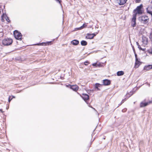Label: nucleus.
<instances>
[{
	"mask_svg": "<svg viewBox=\"0 0 152 152\" xmlns=\"http://www.w3.org/2000/svg\"><path fill=\"white\" fill-rule=\"evenodd\" d=\"M12 42V39L10 38H5L2 41V44L4 46L10 45Z\"/></svg>",
	"mask_w": 152,
	"mask_h": 152,
	"instance_id": "obj_1",
	"label": "nucleus"
},
{
	"mask_svg": "<svg viewBox=\"0 0 152 152\" xmlns=\"http://www.w3.org/2000/svg\"><path fill=\"white\" fill-rule=\"evenodd\" d=\"M14 35L15 38L19 40H22V34L17 30H15L14 31Z\"/></svg>",
	"mask_w": 152,
	"mask_h": 152,
	"instance_id": "obj_2",
	"label": "nucleus"
},
{
	"mask_svg": "<svg viewBox=\"0 0 152 152\" xmlns=\"http://www.w3.org/2000/svg\"><path fill=\"white\" fill-rule=\"evenodd\" d=\"M140 20L142 23L146 24L148 22L149 18L147 16H142L141 17Z\"/></svg>",
	"mask_w": 152,
	"mask_h": 152,
	"instance_id": "obj_3",
	"label": "nucleus"
},
{
	"mask_svg": "<svg viewBox=\"0 0 152 152\" xmlns=\"http://www.w3.org/2000/svg\"><path fill=\"white\" fill-rule=\"evenodd\" d=\"M152 103V100L149 101L147 102H142L140 103V107H142L147 106V105L151 104Z\"/></svg>",
	"mask_w": 152,
	"mask_h": 152,
	"instance_id": "obj_4",
	"label": "nucleus"
},
{
	"mask_svg": "<svg viewBox=\"0 0 152 152\" xmlns=\"http://www.w3.org/2000/svg\"><path fill=\"white\" fill-rule=\"evenodd\" d=\"M142 7V5L140 4V6H137L134 11H137V13L138 14H142V12L141 9Z\"/></svg>",
	"mask_w": 152,
	"mask_h": 152,
	"instance_id": "obj_5",
	"label": "nucleus"
},
{
	"mask_svg": "<svg viewBox=\"0 0 152 152\" xmlns=\"http://www.w3.org/2000/svg\"><path fill=\"white\" fill-rule=\"evenodd\" d=\"M136 15L134 14L132 20V26L133 27L135 26L136 24Z\"/></svg>",
	"mask_w": 152,
	"mask_h": 152,
	"instance_id": "obj_6",
	"label": "nucleus"
},
{
	"mask_svg": "<svg viewBox=\"0 0 152 152\" xmlns=\"http://www.w3.org/2000/svg\"><path fill=\"white\" fill-rule=\"evenodd\" d=\"M69 86V88L75 91H76L78 89L79 87L76 85H68Z\"/></svg>",
	"mask_w": 152,
	"mask_h": 152,
	"instance_id": "obj_7",
	"label": "nucleus"
},
{
	"mask_svg": "<svg viewBox=\"0 0 152 152\" xmlns=\"http://www.w3.org/2000/svg\"><path fill=\"white\" fill-rule=\"evenodd\" d=\"M81 96L85 102L89 99V96L87 94H83Z\"/></svg>",
	"mask_w": 152,
	"mask_h": 152,
	"instance_id": "obj_8",
	"label": "nucleus"
},
{
	"mask_svg": "<svg viewBox=\"0 0 152 152\" xmlns=\"http://www.w3.org/2000/svg\"><path fill=\"white\" fill-rule=\"evenodd\" d=\"M146 11L148 13L151 14L152 16V6H149L146 8Z\"/></svg>",
	"mask_w": 152,
	"mask_h": 152,
	"instance_id": "obj_9",
	"label": "nucleus"
},
{
	"mask_svg": "<svg viewBox=\"0 0 152 152\" xmlns=\"http://www.w3.org/2000/svg\"><path fill=\"white\" fill-rule=\"evenodd\" d=\"M103 83L104 86L109 85L110 84V81L107 79H105L103 80Z\"/></svg>",
	"mask_w": 152,
	"mask_h": 152,
	"instance_id": "obj_10",
	"label": "nucleus"
},
{
	"mask_svg": "<svg viewBox=\"0 0 152 152\" xmlns=\"http://www.w3.org/2000/svg\"><path fill=\"white\" fill-rule=\"evenodd\" d=\"M120 5H123L124 4L127 0H116Z\"/></svg>",
	"mask_w": 152,
	"mask_h": 152,
	"instance_id": "obj_11",
	"label": "nucleus"
},
{
	"mask_svg": "<svg viewBox=\"0 0 152 152\" xmlns=\"http://www.w3.org/2000/svg\"><path fill=\"white\" fill-rule=\"evenodd\" d=\"M1 17L2 18H5L7 22H10V21L9 18L6 14H3Z\"/></svg>",
	"mask_w": 152,
	"mask_h": 152,
	"instance_id": "obj_12",
	"label": "nucleus"
},
{
	"mask_svg": "<svg viewBox=\"0 0 152 152\" xmlns=\"http://www.w3.org/2000/svg\"><path fill=\"white\" fill-rule=\"evenodd\" d=\"M140 63L138 59L137 58V59H135V67L136 68H138L140 64Z\"/></svg>",
	"mask_w": 152,
	"mask_h": 152,
	"instance_id": "obj_13",
	"label": "nucleus"
},
{
	"mask_svg": "<svg viewBox=\"0 0 152 152\" xmlns=\"http://www.w3.org/2000/svg\"><path fill=\"white\" fill-rule=\"evenodd\" d=\"M79 43V41L76 39L74 40L71 42V43L74 45H77Z\"/></svg>",
	"mask_w": 152,
	"mask_h": 152,
	"instance_id": "obj_14",
	"label": "nucleus"
},
{
	"mask_svg": "<svg viewBox=\"0 0 152 152\" xmlns=\"http://www.w3.org/2000/svg\"><path fill=\"white\" fill-rule=\"evenodd\" d=\"M142 42L145 44H147L148 43V39L145 37L142 38Z\"/></svg>",
	"mask_w": 152,
	"mask_h": 152,
	"instance_id": "obj_15",
	"label": "nucleus"
},
{
	"mask_svg": "<svg viewBox=\"0 0 152 152\" xmlns=\"http://www.w3.org/2000/svg\"><path fill=\"white\" fill-rule=\"evenodd\" d=\"M86 38L87 39H91L93 38L94 36H93L92 34L88 33L87 34Z\"/></svg>",
	"mask_w": 152,
	"mask_h": 152,
	"instance_id": "obj_16",
	"label": "nucleus"
},
{
	"mask_svg": "<svg viewBox=\"0 0 152 152\" xmlns=\"http://www.w3.org/2000/svg\"><path fill=\"white\" fill-rule=\"evenodd\" d=\"M134 92H133L132 91H130V92L128 93L126 95V97H128V98L130 97L131 96H132L134 93Z\"/></svg>",
	"mask_w": 152,
	"mask_h": 152,
	"instance_id": "obj_17",
	"label": "nucleus"
},
{
	"mask_svg": "<svg viewBox=\"0 0 152 152\" xmlns=\"http://www.w3.org/2000/svg\"><path fill=\"white\" fill-rule=\"evenodd\" d=\"M124 72L122 71H118L117 72V75L118 76H122L124 75Z\"/></svg>",
	"mask_w": 152,
	"mask_h": 152,
	"instance_id": "obj_18",
	"label": "nucleus"
},
{
	"mask_svg": "<svg viewBox=\"0 0 152 152\" xmlns=\"http://www.w3.org/2000/svg\"><path fill=\"white\" fill-rule=\"evenodd\" d=\"M152 69L151 65H149L147 66H145L144 67V69L146 70H149V69Z\"/></svg>",
	"mask_w": 152,
	"mask_h": 152,
	"instance_id": "obj_19",
	"label": "nucleus"
},
{
	"mask_svg": "<svg viewBox=\"0 0 152 152\" xmlns=\"http://www.w3.org/2000/svg\"><path fill=\"white\" fill-rule=\"evenodd\" d=\"M136 44L138 46V48L140 50H142L143 51H144L145 50V48H141V46H140L139 45V44L137 42H136Z\"/></svg>",
	"mask_w": 152,
	"mask_h": 152,
	"instance_id": "obj_20",
	"label": "nucleus"
},
{
	"mask_svg": "<svg viewBox=\"0 0 152 152\" xmlns=\"http://www.w3.org/2000/svg\"><path fill=\"white\" fill-rule=\"evenodd\" d=\"M81 44L82 46H85L87 45V42L86 41L82 40L81 42Z\"/></svg>",
	"mask_w": 152,
	"mask_h": 152,
	"instance_id": "obj_21",
	"label": "nucleus"
},
{
	"mask_svg": "<svg viewBox=\"0 0 152 152\" xmlns=\"http://www.w3.org/2000/svg\"><path fill=\"white\" fill-rule=\"evenodd\" d=\"M86 26L87 25H86L84 23L81 27H80L79 28H77L76 29H77V30H80L86 27Z\"/></svg>",
	"mask_w": 152,
	"mask_h": 152,
	"instance_id": "obj_22",
	"label": "nucleus"
},
{
	"mask_svg": "<svg viewBox=\"0 0 152 152\" xmlns=\"http://www.w3.org/2000/svg\"><path fill=\"white\" fill-rule=\"evenodd\" d=\"M102 85H101L98 83H96L95 84V88H96L98 90H99V89L98 88V87H100Z\"/></svg>",
	"mask_w": 152,
	"mask_h": 152,
	"instance_id": "obj_23",
	"label": "nucleus"
},
{
	"mask_svg": "<svg viewBox=\"0 0 152 152\" xmlns=\"http://www.w3.org/2000/svg\"><path fill=\"white\" fill-rule=\"evenodd\" d=\"M84 64L85 65H87L88 64H89V63L88 61H85L84 63Z\"/></svg>",
	"mask_w": 152,
	"mask_h": 152,
	"instance_id": "obj_24",
	"label": "nucleus"
},
{
	"mask_svg": "<svg viewBox=\"0 0 152 152\" xmlns=\"http://www.w3.org/2000/svg\"><path fill=\"white\" fill-rule=\"evenodd\" d=\"M58 3L60 4L61 5V0H55Z\"/></svg>",
	"mask_w": 152,
	"mask_h": 152,
	"instance_id": "obj_25",
	"label": "nucleus"
},
{
	"mask_svg": "<svg viewBox=\"0 0 152 152\" xmlns=\"http://www.w3.org/2000/svg\"><path fill=\"white\" fill-rule=\"evenodd\" d=\"M148 52L151 54H152V49H150L148 50Z\"/></svg>",
	"mask_w": 152,
	"mask_h": 152,
	"instance_id": "obj_26",
	"label": "nucleus"
},
{
	"mask_svg": "<svg viewBox=\"0 0 152 152\" xmlns=\"http://www.w3.org/2000/svg\"><path fill=\"white\" fill-rule=\"evenodd\" d=\"M12 99V98H11V96H9V97L8 98V102H10L11 101Z\"/></svg>",
	"mask_w": 152,
	"mask_h": 152,
	"instance_id": "obj_27",
	"label": "nucleus"
},
{
	"mask_svg": "<svg viewBox=\"0 0 152 152\" xmlns=\"http://www.w3.org/2000/svg\"><path fill=\"white\" fill-rule=\"evenodd\" d=\"M3 33L2 32H0V35L1 36V37L3 35ZM1 40V37H0V41Z\"/></svg>",
	"mask_w": 152,
	"mask_h": 152,
	"instance_id": "obj_28",
	"label": "nucleus"
},
{
	"mask_svg": "<svg viewBox=\"0 0 152 152\" xmlns=\"http://www.w3.org/2000/svg\"><path fill=\"white\" fill-rule=\"evenodd\" d=\"M92 65L94 66H99V65L97 64L96 63H95L92 64Z\"/></svg>",
	"mask_w": 152,
	"mask_h": 152,
	"instance_id": "obj_29",
	"label": "nucleus"
},
{
	"mask_svg": "<svg viewBox=\"0 0 152 152\" xmlns=\"http://www.w3.org/2000/svg\"><path fill=\"white\" fill-rule=\"evenodd\" d=\"M149 38L151 39V41H152V32L150 33Z\"/></svg>",
	"mask_w": 152,
	"mask_h": 152,
	"instance_id": "obj_30",
	"label": "nucleus"
},
{
	"mask_svg": "<svg viewBox=\"0 0 152 152\" xmlns=\"http://www.w3.org/2000/svg\"><path fill=\"white\" fill-rule=\"evenodd\" d=\"M127 110L126 108H124L122 110V112L124 113L127 111Z\"/></svg>",
	"mask_w": 152,
	"mask_h": 152,
	"instance_id": "obj_31",
	"label": "nucleus"
},
{
	"mask_svg": "<svg viewBox=\"0 0 152 152\" xmlns=\"http://www.w3.org/2000/svg\"><path fill=\"white\" fill-rule=\"evenodd\" d=\"M126 98H125L124 99H123L121 102V104L124 103V102L126 100Z\"/></svg>",
	"mask_w": 152,
	"mask_h": 152,
	"instance_id": "obj_32",
	"label": "nucleus"
},
{
	"mask_svg": "<svg viewBox=\"0 0 152 152\" xmlns=\"http://www.w3.org/2000/svg\"><path fill=\"white\" fill-rule=\"evenodd\" d=\"M134 53L135 56V59H137H137L138 58H137V55L136 53Z\"/></svg>",
	"mask_w": 152,
	"mask_h": 152,
	"instance_id": "obj_33",
	"label": "nucleus"
},
{
	"mask_svg": "<svg viewBox=\"0 0 152 152\" xmlns=\"http://www.w3.org/2000/svg\"><path fill=\"white\" fill-rule=\"evenodd\" d=\"M135 0V2L136 3H139L140 1V0Z\"/></svg>",
	"mask_w": 152,
	"mask_h": 152,
	"instance_id": "obj_34",
	"label": "nucleus"
},
{
	"mask_svg": "<svg viewBox=\"0 0 152 152\" xmlns=\"http://www.w3.org/2000/svg\"><path fill=\"white\" fill-rule=\"evenodd\" d=\"M47 43L48 44V45H50L51 44V41L48 42H47Z\"/></svg>",
	"mask_w": 152,
	"mask_h": 152,
	"instance_id": "obj_35",
	"label": "nucleus"
},
{
	"mask_svg": "<svg viewBox=\"0 0 152 152\" xmlns=\"http://www.w3.org/2000/svg\"><path fill=\"white\" fill-rule=\"evenodd\" d=\"M92 34L93 36H94V37L96 35V34L94 33L92 34Z\"/></svg>",
	"mask_w": 152,
	"mask_h": 152,
	"instance_id": "obj_36",
	"label": "nucleus"
},
{
	"mask_svg": "<svg viewBox=\"0 0 152 152\" xmlns=\"http://www.w3.org/2000/svg\"><path fill=\"white\" fill-rule=\"evenodd\" d=\"M133 51H134V53H135V50H134V47H133Z\"/></svg>",
	"mask_w": 152,
	"mask_h": 152,
	"instance_id": "obj_37",
	"label": "nucleus"
},
{
	"mask_svg": "<svg viewBox=\"0 0 152 152\" xmlns=\"http://www.w3.org/2000/svg\"><path fill=\"white\" fill-rule=\"evenodd\" d=\"M11 96V98H12V99H13V98H15V96Z\"/></svg>",
	"mask_w": 152,
	"mask_h": 152,
	"instance_id": "obj_38",
	"label": "nucleus"
},
{
	"mask_svg": "<svg viewBox=\"0 0 152 152\" xmlns=\"http://www.w3.org/2000/svg\"><path fill=\"white\" fill-rule=\"evenodd\" d=\"M0 111L2 113L4 112L1 109H0Z\"/></svg>",
	"mask_w": 152,
	"mask_h": 152,
	"instance_id": "obj_39",
	"label": "nucleus"
},
{
	"mask_svg": "<svg viewBox=\"0 0 152 152\" xmlns=\"http://www.w3.org/2000/svg\"><path fill=\"white\" fill-rule=\"evenodd\" d=\"M42 43L40 44V45H42Z\"/></svg>",
	"mask_w": 152,
	"mask_h": 152,
	"instance_id": "obj_40",
	"label": "nucleus"
}]
</instances>
